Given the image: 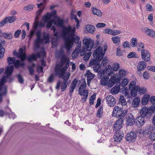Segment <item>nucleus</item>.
<instances>
[{
    "label": "nucleus",
    "mask_w": 155,
    "mask_h": 155,
    "mask_svg": "<svg viewBox=\"0 0 155 155\" xmlns=\"http://www.w3.org/2000/svg\"><path fill=\"white\" fill-rule=\"evenodd\" d=\"M137 122L136 124L137 125H140L142 126L145 123L144 117L141 116L138 117L137 118Z\"/></svg>",
    "instance_id": "obj_26"
},
{
    "label": "nucleus",
    "mask_w": 155,
    "mask_h": 155,
    "mask_svg": "<svg viewBox=\"0 0 155 155\" xmlns=\"http://www.w3.org/2000/svg\"><path fill=\"white\" fill-rule=\"evenodd\" d=\"M86 29L89 33H93L94 31L95 28L94 26L90 25H88L86 26Z\"/></svg>",
    "instance_id": "obj_34"
},
{
    "label": "nucleus",
    "mask_w": 155,
    "mask_h": 155,
    "mask_svg": "<svg viewBox=\"0 0 155 155\" xmlns=\"http://www.w3.org/2000/svg\"><path fill=\"white\" fill-rule=\"evenodd\" d=\"M120 101L121 103V105L122 106H125L127 104V102L123 96L120 97Z\"/></svg>",
    "instance_id": "obj_54"
},
{
    "label": "nucleus",
    "mask_w": 155,
    "mask_h": 155,
    "mask_svg": "<svg viewBox=\"0 0 155 155\" xmlns=\"http://www.w3.org/2000/svg\"><path fill=\"white\" fill-rule=\"evenodd\" d=\"M91 52H89L86 54H84V56L83 57L84 60L85 61L88 60L89 59L90 56H91Z\"/></svg>",
    "instance_id": "obj_57"
},
{
    "label": "nucleus",
    "mask_w": 155,
    "mask_h": 155,
    "mask_svg": "<svg viewBox=\"0 0 155 155\" xmlns=\"http://www.w3.org/2000/svg\"><path fill=\"white\" fill-rule=\"evenodd\" d=\"M154 130V127L151 126H148L142 131V133L144 135H147L149 133Z\"/></svg>",
    "instance_id": "obj_17"
},
{
    "label": "nucleus",
    "mask_w": 155,
    "mask_h": 155,
    "mask_svg": "<svg viewBox=\"0 0 155 155\" xmlns=\"http://www.w3.org/2000/svg\"><path fill=\"white\" fill-rule=\"evenodd\" d=\"M112 40L114 43L118 45L120 43V38L118 36H116L112 38Z\"/></svg>",
    "instance_id": "obj_42"
},
{
    "label": "nucleus",
    "mask_w": 155,
    "mask_h": 155,
    "mask_svg": "<svg viewBox=\"0 0 155 155\" xmlns=\"http://www.w3.org/2000/svg\"><path fill=\"white\" fill-rule=\"evenodd\" d=\"M78 80L77 79H74L72 81L69 87V95L71 97L72 95V93L76 86Z\"/></svg>",
    "instance_id": "obj_16"
},
{
    "label": "nucleus",
    "mask_w": 155,
    "mask_h": 155,
    "mask_svg": "<svg viewBox=\"0 0 155 155\" xmlns=\"http://www.w3.org/2000/svg\"><path fill=\"white\" fill-rule=\"evenodd\" d=\"M116 55L119 56L122 55V51H121L119 47L117 48Z\"/></svg>",
    "instance_id": "obj_62"
},
{
    "label": "nucleus",
    "mask_w": 155,
    "mask_h": 155,
    "mask_svg": "<svg viewBox=\"0 0 155 155\" xmlns=\"http://www.w3.org/2000/svg\"><path fill=\"white\" fill-rule=\"evenodd\" d=\"M69 59L66 58L65 55L62 56L61 58V62L55 67L54 71L55 74H62L64 73L69 66Z\"/></svg>",
    "instance_id": "obj_4"
},
{
    "label": "nucleus",
    "mask_w": 155,
    "mask_h": 155,
    "mask_svg": "<svg viewBox=\"0 0 155 155\" xmlns=\"http://www.w3.org/2000/svg\"><path fill=\"white\" fill-rule=\"evenodd\" d=\"M119 74L120 78L124 77L126 75V72L123 69H121L119 70Z\"/></svg>",
    "instance_id": "obj_59"
},
{
    "label": "nucleus",
    "mask_w": 155,
    "mask_h": 155,
    "mask_svg": "<svg viewBox=\"0 0 155 155\" xmlns=\"http://www.w3.org/2000/svg\"><path fill=\"white\" fill-rule=\"evenodd\" d=\"M54 75L51 74L48 79V81L50 83H52L54 81Z\"/></svg>",
    "instance_id": "obj_63"
},
{
    "label": "nucleus",
    "mask_w": 155,
    "mask_h": 155,
    "mask_svg": "<svg viewBox=\"0 0 155 155\" xmlns=\"http://www.w3.org/2000/svg\"><path fill=\"white\" fill-rule=\"evenodd\" d=\"M140 101V99L138 97H136L133 101L132 105L133 107H137L139 105Z\"/></svg>",
    "instance_id": "obj_27"
},
{
    "label": "nucleus",
    "mask_w": 155,
    "mask_h": 155,
    "mask_svg": "<svg viewBox=\"0 0 155 155\" xmlns=\"http://www.w3.org/2000/svg\"><path fill=\"white\" fill-rule=\"evenodd\" d=\"M119 130H116L115 129V128L114 129V130H115L116 131L114 137V140L117 142H120L124 136V134L122 132L120 131H118Z\"/></svg>",
    "instance_id": "obj_10"
},
{
    "label": "nucleus",
    "mask_w": 155,
    "mask_h": 155,
    "mask_svg": "<svg viewBox=\"0 0 155 155\" xmlns=\"http://www.w3.org/2000/svg\"><path fill=\"white\" fill-rule=\"evenodd\" d=\"M141 57L145 61H148L150 60V55L147 51L142 49L141 51Z\"/></svg>",
    "instance_id": "obj_13"
},
{
    "label": "nucleus",
    "mask_w": 155,
    "mask_h": 155,
    "mask_svg": "<svg viewBox=\"0 0 155 155\" xmlns=\"http://www.w3.org/2000/svg\"><path fill=\"white\" fill-rule=\"evenodd\" d=\"M84 46L80 49L79 53L81 56H84L87 51H90L93 47L94 41L90 38H85L83 40Z\"/></svg>",
    "instance_id": "obj_6"
},
{
    "label": "nucleus",
    "mask_w": 155,
    "mask_h": 155,
    "mask_svg": "<svg viewBox=\"0 0 155 155\" xmlns=\"http://www.w3.org/2000/svg\"><path fill=\"white\" fill-rule=\"evenodd\" d=\"M86 82L85 81V79H83V82L82 84L81 85L79 90H83L84 89V90L86 88Z\"/></svg>",
    "instance_id": "obj_53"
},
{
    "label": "nucleus",
    "mask_w": 155,
    "mask_h": 155,
    "mask_svg": "<svg viewBox=\"0 0 155 155\" xmlns=\"http://www.w3.org/2000/svg\"><path fill=\"white\" fill-rule=\"evenodd\" d=\"M81 48V45H77L75 50L72 52L71 55L73 58H76L78 56L80 49Z\"/></svg>",
    "instance_id": "obj_18"
},
{
    "label": "nucleus",
    "mask_w": 155,
    "mask_h": 155,
    "mask_svg": "<svg viewBox=\"0 0 155 155\" xmlns=\"http://www.w3.org/2000/svg\"><path fill=\"white\" fill-rule=\"evenodd\" d=\"M149 138L152 141L155 140V131L153 132L150 133Z\"/></svg>",
    "instance_id": "obj_58"
},
{
    "label": "nucleus",
    "mask_w": 155,
    "mask_h": 155,
    "mask_svg": "<svg viewBox=\"0 0 155 155\" xmlns=\"http://www.w3.org/2000/svg\"><path fill=\"white\" fill-rule=\"evenodd\" d=\"M7 23H12L16 20V18L15 16H13L12 17L8 16L6 18Z\"/></svg>",
    "instance_id": "obj_35"
},
{
    "label": "nucleus",
    "mask_w": 155,
    "mask_h": 155,
    "mask_svg": "<svg viewBox=\"0 0 155 155\" xmlns=\"http://www.w3.org/2000/svg\"><path fill=\"white\" fill-rule=\"evenodd\" d=\"M111 35L114 36L119 34H120L121 32V31L119 30H112V29H111Z\"/></svg>",
    "instance_id": "obj_50"
},
{
    "label": "nucleus",
    "mask_w": 155,
    "mask_h": 155,
    "mask_svg": "<svg viewBox=\"0 0 155 155\" xmlns=\"http://www.w3.org/2000/svg\"><path fill=\"white\" fill-rule=\"evenodd\" d=\"M103 107L100 106L97 113V116L99 118L102 117L103 115Z\"/></svg>",
    "instance_id": "obj_37"
},
{
    "label": "nucleus",
    "mask_w": 155,
    "mask_h": 155,
    "mask_svg": "<svg viewBox=\"0 0 155 155\" xmlns=\"http://www.w3.org/2000/svg\"><path fill=\"white\" fill-rule=\"evenodd\" d=\"M146 67V63L143 61L140 62L137 66V68L139 71H140L143 70Z\"/></svg>",
    "instance_id": "obj_28"
},
{
    "label": "nucleus",
    "mask_w": 155,
    "mask_h": 155,
    "mask_svg": "<svg viewBox=\"0 0 155 155\" xmlns=\"http://www.w3.org/2000/svg\"><path fill=\"white\" fill-rule=\"evenodd\" d=\"M3 37L5 38L8 39H10L12 38V33H10L8 34L6 33H2Z\"/></svg>",
    "instance_id": "obj_40"
},
{
    "label": "nucleus",
    "mask_w": 155,
    "mask_h": 155,
    "mask_svg": "<svg viewBox=\"0 0 155 155\" xmlns=\"http://www.w3.org/2000/svg\"><path fill=\"white\" fill-rule=\"evenodd\" d=\"M107 48L106 46L104 47V51H103L102 48L100 47H98L97 49L94 51L93 54V56L94 57H98L100 58V59H102L103 56L105 54V52Z\"/></svg>",
    "instance_id": "obj_8"
},
{
    "label": "nucleus",
    "mask_w": 155,
    "mask_h": 155,
    "mask_svg": "<svg viewBox=\"0 0 155 155\" xmlns=\"http://www.w3.org/2000/svg\"><path fill=\"white\" fill-rule=\"evenodd\" d=\"M6 19V18H5L0 22V27H3L7 23Z\"/></svg>",
    "instance_id": "obj_61"
},
{
    "label": "nucleus",
    "mask_w": 155,
    "mask_h": 155,
    "mask_svg": "<svg viewBox=\"0 0 155 155\" xmlns=\"http://www.w3.org/2000/svg\"><path fill=\"white\" fill-rule=\"evenodd\" d=\"M127 113V110H123L122 108L116 106L114 107L112 113L114 117H120L114 124V127L116 130L120 129L122 127L123 123V118Z\"/></svg>",
    "instance_id": "obj_3"
},
{
    "label": "nucleus",
    "mask_w": 155,
    "mask_h": 155,
    "mask_svg": "<svg viewBox=\"0 0 155 155\" xmlns=\"http://www.w3.org/2000/svg\"><path fill=\"white\" fill-rule=\"evenodd\" d=\"M138 92L140 94H144L147 92L146 88L145 87H139Z\"/></svg>",
    "instance_id": "obj_47"
},
{
    "label": "nucleus",
    "mask_w": 155,
    "mask_h": 155,
    "mask_svg": "<svg viewBox=\"0 0 155 155\" xmlns=\"http://www.w3.org/2000/svg\"><path fill=\"white\" fill-rule=\"evenodd\" d=\"M86 75L87 76V79L92 80L94 77V74L90 72L89 70H87L86 71Z\"/></svg>",
    "instance_id": "obj_36"
},
{
    "label": "nucleus",
    "mask_w": 155,
    "mask_h": 155,
    "mask_svg": "<svg viewBox=\"0 0 155 155\" xmlns=\"http://www.w3.org/2000/svg\"><path fill=\"white\" fill-rule=\"evenodd\" d=\"M57 75H59L60 77L64 80L63 81L61 82L60 81H59L57 82V85L56 88L57 90H59L60 86L62 91H64L66 89L67 87L66 84L70 76V74L69 72H67L65 74L63 73L62 74H56Z\"/></svg>",
    "instance_id": "obj_7"
},
{
    "label": "nucleus",
    "mask_w": 155,
    "mask_h": 155,
    "mask_svg": "<svg viewBox=\"0 0 155 155\" xmlns=\"http://www.w3.org/2000/svg\"><path fill=\"white\" fill-rule=\"evenodd\" d=\"M145 31L147 35L150 36L155 38V31L153 30L149 29L147 28H145Z\"/></svg>",
    "instance_id": "obj_23"
},
{
    "label": "nucleus",
    "mask_w": 155,
    "mask_h": 155,
    "mask_svg": "<svg viewBox=\"0 0 155 155\" xmlns=\"http://www.w3.org/2000/svg\"><path fill=\"white\" fill-rule=\"evenodd\" d=\"M105 72L108 75L112 76L114 72L112 67L110 65L107 66L106 68Z\"/></svg>",
    "instance_id": "obj_25"
},
{
    "label": "nucleus",
    "mask_w": 155,
    "mask_h": 155,
    "mask_svg": "<svg viewBox=\"0 0 155 155\" xmlns=\"http://www.w3.org/2000/svg\"><path fill=\"white\" fill-rule=\"evenodd\" d=\"M136 82L132 81L130 83L129 85V89L130 91V94L133 97H135L137 95V93L138 91L139 87L136 86Z\"/></svg>",
    "instance_id": "obj_9"
},
{
    "label": "nucleus",
    "mask_w": 155,
    "mask_h": 155,
    "mask_svg": "<svg viewBox=\"0 0 155 155\" xmlns=\"http://www.w3.org/2000/svg\"><path fill=\"white\" fill-rule=\"evenodd\" d=\"M96 58L93 60H91L89 63V65L90 66H92L94 65L99 64V62L102 60L100 59V58L98 57H95Z\"/></svg>",
    "instance_id": "obj_22"
},
{
    "label": "nucleus",
    "mask_w": 155,
    "mask_h": 155,
    "mask_svg": "<svg viewBox=\"0 0 155 155\" xmlns=\"http://www.w3.org/2000/svg\"><path fill=\"white\" fill-rule=\"evenodd\" d=\"M93 67V70L96 72H99L101 70V65L100 64L94 65Z\"/></svg>",
    "instance_id": "obj_44"
},
{
    "label": "nucleus",
    "mask_w": 155,
    "mask_h": 155,
    "mask_svg": "<svg viewBox=\"0 0 155 155\" xmlns=\"http://www.w3.org/2000/svg\"><path fill=\"white\" fill-rule=\"evenodd\" d=\"M137 39L136 38H133L131 39L130 43L131 46L133 47H135L136 45Z\"/></svg>",
    "instance_id": "obj_49"
},
{
    "label": "nucleus",
    "mask_w": 155,
    "mask_h": 155,
    "mask_svg": "<svg viewBox=\"0 0 155 155\" xmlns=\"http://www.w3.org/2000/svg\"><path fill=\"white\" fill-rule=\"evenodd\" d=\"M56 55L59 57L64 56L65 55L64 54V51L63 49L61 48L59 51L57 52L56 53Z\"/></svg>",
    "instance_id": "obj_46"
},
{
    "label": "nucleus",
    "mask_w": 155,
    "mask_h": 155,
    "mask_svg": "<svg viewBox=\"0 0 155 155\" xmlns=\"http://www.w3.org/2000/svg\"><path fill=\"white\" fill-rule=\"evenodd\" d=\"M14 69L13 66H9L6 68L4 76L1 79L0 81V97L3 99L2 96H5L7 94V87L4 85L6 82L7 79L9 80V82L12 81L13 78L10 77L12 74Z\"/></svg>",
    "instance_id": "obj_2"
},
{
    "label": "nucleus",
    "mask_w": 155,
    "mask_h": 155,
    "mask_svg": "<svg viewBox=\"0 0 155 155\" xmlns=\"http://www.w3.org/2000/svg\"><path fill=\"white\" fill-rule=\"evenodd\" d=\"M34 5H30L24 7V10L25 11H31L34 8Z\"/></svg>",
    "instance_id": "obj_60"
},
{
    "label": "nucleus",
    "mask_w": 155,
    "mask_h": 155,
    "mask_svg": "<svg viewBox=\"0 0 155 155\" xmlns=\"http://www.w3.org/2000/svg\"><path fill=\"white\" fill-rule=\"evenodd\" d=\"M109 79V78L106 76H105L103 78L101 81V83L102 85H107L108 83V81Z\"/></svg>",
    "instance_id": "obj_41"
},
{
    "label": "nucleus",
    "mask_w": 155,
    "mask_h": 155,
    "mask_svg": "<svg viewBox=\"0 0 155 155\" xmlns=\"http://www.w3.org/2000/svg\"><path fill=\"white\" fill-rule=\"evenodd\" d=\"M106 102L108 106L110 107H113L116 104V100L112 95H108L106 98Z\"/></svg>",
    "instance_id": "obj_11"
},
{
    "label": "nucleus",
    "mask_w": 155,
    "mask_h": 155,
    "mask_svg": "<svg viewBox=\"0 0 155 155\" xmlns=\"http://www.w3.org/2000/svg\"><path fill=\"white\" fill-rule=\"evenodd\" d=\"M37 59V56L33 54L29 56L27 58V60L28 61L31 62L33 60H35Z\"/></svg>",
    "instance_id": "obj_45"
},
{
    "label": "nucleus",
    "mask_w": 155,
    "mask_h": 155,
    "mask_svg": "<svg viewBox=\"0 0 155 155\" xmlns=\"http://www.w3.org/2000/svg\"><path fill=\"white\" fill-rule=\"evenodd\" d=\"M76 31L75 27L72 28L70 25L68 27H63L61 31V36L64 40V47L68 51L72 48L74 42L76 44L81 45L79 41L80 38L78 36L74 37Z\"/></svg>",
    "instance_id": "obj_1"
},
{
    "label": "nucleus",
    "mask_w": 155,
    "mask_h": 155,
    "mask_svg": "<svg viewBox=\"0 0 155 155\" xmlns=\"http://www.w3.org/2000/svg\"><path fill=\"white\" fill-rule=\"evenodd\" d=\"M137 135L135 133L130 132L127 134L126 137L127 140L129 142H133L136 139Z\"/></svg>",
    "instance_id": "obj_12"
},
{
    "label": "nucleus",
    "mask_w": 155,
    "mask_h": 155,
    "mask_svg": "<svg viewBox=\"0 0 155 155\" xmlns=\"http://www.w3.org/2000/svg\"><path fill=\"white\" fill-rule=\"evenodd\" d=\"M15 67L17 68L20 66H23L25 65L24 61L21 62L18 60H15L14 64Z\"/></svg>",
    "instance_id": "obj_30"
},
{
    "label": "nucleus",
    "mask_w": 155,
    "mask_h": 155,
    "mask_svg": "<svg viewBox=\"0 0 155 155\" xmlns=\"http://www.w3.org/2000/svg\"><path fill=\"white\" fill-rule=\"evenodd\" d=\"M96 94H94L91 95L89 100V104L91 105H93L94 104V101L96 99Z\"/></svg>",
    "instance_id": "obj_43"
},
{
    "label": "nucleus",
    "mask_w": 155,
    "mask_h": 155,
    "mask_svg": "<svg viewBox=\"0 0 155 155\" xmlns=\"http://www.w3.org/2000/svg\"><path fill=\"white\" fill-rule=\"evenodd\" d=\"M35 66V64L33 63L31 65L28 66V68L30 74L32 75L34 73V68Z\"/></svg>",
    "instance_id": "obj_39"
},
{
    "label": "nucleus",
    "mask_w": 155,
    "mask_h": 155,
    "mask_svg": "<svg viewBox=\"0 0 155 155\" xmlns=\"http://www.w3.org/2000/svg\"><path fill=\"white\" fill-rule=\"evenodd\" d=\"M64 23V21L62 19H60L59 18H57L56 21H54V24L58 27H62L63 26Z\"/></svg>",
    "instance_id": "obj_31"
},
{
    "label": "nucleus",
    "mask_w": 155,
    "mask_h": 155,
    "mask_svg": "<svg viewBox=\"0 0 155 155\" xmlns=\"http://www.w3.org/2000/svg\"><path fill=\"white\" fill-rule=\"evenodd\" d=\"M41 31L40 29L38 30L36 33V35L37 37L36 39L34 42V50L38 49L39 48V43L45 44L48 43L49 42V37L48 34L46 35L45 32L44 33V35L43 38H41Z\"/></svg>",
    "instance_id": "obj_5"
},
{
    "label": "nucleus",
    "mask_w": 155,
    "mask_h": 155,
    "mask_svg": "<svg viewBox=\"0 0 155 155\" xmlns=\"http://www.w3.org/2000/svg\"><path fill=\"white\" fill-rule=\"evenodd\" d=\"M51 18V17L49 15V13H47V14L43 18V19L44 21L46 22L48 21Z\"/></svg>",
    "instance_id": "obj_48"
},
{
    "label": "nucleus",
    "mask_w": 155,
    "mask_h": 155,
    "mask_svg": "<svg viewBox=\"0 0 155 155\" xmlns=\"http://www.w3.org/2000/svg\"><path fill=\"white\" fill-rule=\"evenodd\" d=\"M115 78L114 77H111L108 83V86L109 87H111L114 85L115 83Z\"/></svg>",
    "instance_id": "obj_33"
},
{
    "label": "nucleus",
    "mask_w": 155,
    "mask_h": 155,
    "mask_svg": "<svg viewBox=\"0 0 155 155\" xmlns=\"http://www.w3.org/2000/svg\"><path fill=\"white\" fill-rule=\"evenodd\" d=\"M5 43V41L4 40H2L0 42V59H1L4 56V54L5 52V49L2 47V44Z\"/></svg>",
    "instance_id": "obj_20"
},
{
    "label": "nucleus",
    "mask_w": 155,
    "mask_h": 155,
    "mask_svg": "<svg viewBox=\"0 0 155 155\" xmlns=\"http://www.w3.org/2000/svg\"><path fill=\"white\" fill-rule=\"evenodd\" d=\"M15 61V58L14 57L11 58L8 57V62L9 64H14V62Z\"/></svg>",
    "instance_id": "obj_51"
},
{
    "label": "nucleus",
    "mask_w": 155,
    "mask_h": 155,
    "mask_svg": "<svg viewBox=\"0 0 155 155\" xmlns=\"http://www.w3.org/2000/svg\"><path fill=\"white\" fill-rule=\"evenodd\" d=\"M149 112V109L146 107H142L140 110V116L144 117Z\"/></svg>",
    "instance_id": "obj_21"
},
{
    "label": "nucleus",
    "mask_w": 155,
    "mask_h": 155,
    "mask_svg": "<svg viewBox=\"0 0 155 155\" xmlns=\"http://www.w3.org/2000/svg\"><path fill=\"white\" fill-rule=\"evenodd\" d=\"M120 91V86H118L113 87L111 90L110 92L112 94H117Z\"/></svg>",
    "instance_id": "obj_32"
},
{
    "label": "nucleus",
    "mask_w": 155,
    "mask_h": 155,
    "mask_svg": "<svg viewBox=\"0 0 155 155\" xmlns=\"http://www.w3.org/2000/svg\"><path fill=\"white\" fill-rule=\"evenodd\" d=\"M45 26L44 23L41 22H39L36 20L33 23V27L35 29H37L41 28Z\"/></svg>",
    "instance_id": "obj_19"
},
{
    "label": "nucleus",
    "mask_w": 155,
    "mask_h": 155,
    "mask_svg": "<svg viewBox=\"0 0 155 155\" xmlns=\"http://www.w3.org/2000/svg\"><path fill=\"white\" fill-rule=\"evenodd\" d=\"M18 80L19 83L20 84H23L24 82V80L20 74H18L17 75Z\"/></svg>",
    "instance_id": "obj_52"
},
{
    "label": "nucleus",
    "mask_w": 155,
    "mask_h": 155,
    "mask_svg": "<svg viewBox=\"0 0 155 155\" xmlns=\"http://www.w3.org/2000/svg\"><path fill=\"white\" fill-rule=\"evenodd\" d=\"M91 9L93 14L94 15H97L99 17H101L102 15V12L95 7H92Z\"/></svg>",
    "instance_id": "obj_24"
},
{
    "label": "nucleus",
    "mask_w": 155,
    "mask_h": 155,
    "mask_svg": "<svg viewBox=\"0 0 155 155\" xmlns=\"http://www.w3.org/2000/svg\"><path fill=\"white\" fill-rule=\"evenodd\" d=\"M79 94L81 96L83 97L81 98V100L83 101V102H85L87 99L88 96V93L87 90H78Z\"/></svg>",
    "instance_id": "obj_14"
},
{
    "label": "nucleus",
    "mask_w": 155,
    "mask_h": 155,
    "mask_svg": "<svg viewBox=\"0 0 155 155\" xmlns=\"http://www.w3.org/2000/svg\"><path fill=\"white\" fill-rule=\"evenodd\" d=\"M128 83V79L127 78H124L122 81L121 85L122 87H124Z\"/></svg>",
    "instance_id": "obj_56"
},
{
    "label": "nucleus",
    "mask_w": 155,
    "mask_h": 155,
    "mask_svg": "<svg viewBox=\"0 0 155 155\" xmlns=\"http://www.w3.org/2000/svg\"><path fill=\"white\" fill-rule=\"evenodd\" d=\"M150 97V95L148 94H145L141 102L143 105H145L147 104Z\"/></svg>",
    "instance_id": "obj_29"
},
{
    "label": "nucleus",
    "mask_w": 155,
    "mask_h": 155,
    "mask_svg": "<svg viewBox=\"0 0 155 155\" xmlns=\"http://www.w3.org/2000/svg\"><path fill=\"white\" fill-rule=\"evenodd\" d=\"M127 119L126 124L127 125L132 126L134 124L135 118L132 114L130 113L128 114L127 117Z\"/></svg>",
    "instance_id": "obj_15"
},
{
    "label": "nucleus",
    "mask_w": 155,
    "mask_h": 155,
    "mask_svg": "<svg viewBox=\"0 0 155 155\" xmlns=\"http://www.w3.org/2000/svg\"><path fill=\"white\" fill-rule=\"evenodd\" d=\"M120 68V65L118 63H116L113 64V70L114 71H117Z\"/></svg>",
    "instance_id": "obj_55"
},
{
    "label": "nucleus",
    "mask_w": 155,
    "mask_h": 155,
    "mask_svg": "<svg viewBox=\"0 0 155 155\" xmlns=\"http://www.w3.org/2000/svg\"><path fill=\"white\" fill-rule=\"evenodd\" d=\"M16 56H17V58H20L21 61L22 62L24 61L26 58V56L25 54H24L23 55H22L19 53H17Z\"/></svg>",
    "instance_id": "obj_38"
},
{
    "label": "nucleus",
    "mask_w": 155,
    "mask_h": 155,
    "mask_svg": "<svg viewBox=\"0 0 155 155\" xmlns=\"http://www.w3.org/2000/svg\"><path fill=\"white\" fill-rule=\"evenodd\" d=\"M149 76V74L147 71L144 72L143 74V77L146 79H148Z\"/></svg>",
    "instance_id": "obj_64"
}]
</instances>
